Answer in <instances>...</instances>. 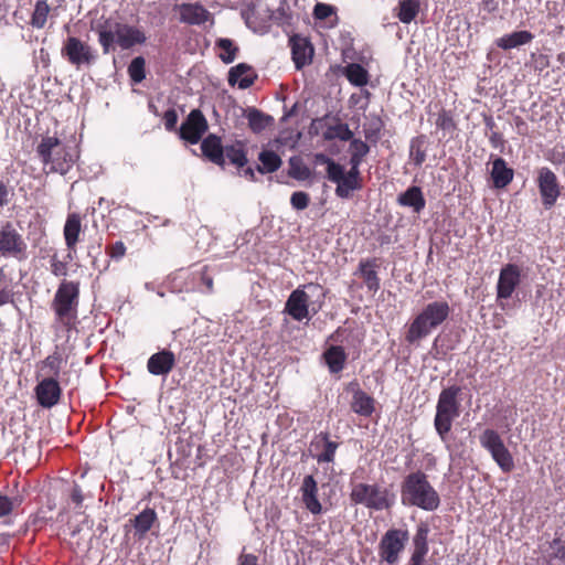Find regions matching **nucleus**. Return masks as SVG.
I'll return each instance as SVG.
<instances>
[{"label": "nucleus", "mask_w": 565, "mask_h": 565, "mask_svg": "<svg viewBox=\"0 0 565 565\" xmlns=\"http://www.w3.org/2000/svg\"><path fill=\"white\" fill-rule=\"evenodd\" d=\"M92 30L98 34V42L104 54L114 51L116 44L122 50H129L136 44H143L147 40L140 29L111 18H102L92 24Z\"/></svg>", "instance_id": "1"}, {"label": "nucleus", "mask_w": 565, "mask_h": 565, "mask_svg": "<svg viewBox=\"0 0 565 565\" xmlns=\"http://www.w3.org/2000/svg\"><path fill=\"white\" fill-rule=\"evenodd\" d=\"M401 501L405 507H416L435 511L440 505V497L428 481L425 472L417 470L407 475L401 483Z\"/></svg>", "instance_id": "2"}, {"label": "nucleus", "mask_w": 565, "mask_h": 565, "mask_svg": "<svg viewBox=\"0 0 565 565\" xmlns=\"http://www.w3.org/2000/svg\"><path fill=\"white\" fill-rule=\"evenodd\" d=\"M449 313L450 307L447 301L429 302L407 326L405 341L419 345L424 338L447 320Z\"/></svg>", "instance_id": "3"}, {"label": "nucleus", "mask_w": 565, "mask_h": 565, "mask_svg": "<svg viewBox=\"0 0 565 565\" xmlns=\"http://www.w3.org/2000/svg\"><path fill=\"white\" fill-rule=\"evenodd\" d=\"M36 153L49 172L66 174L78 154L74 147L66 146L56 137H43L36 147Z\"/></svg>", "instance_id": "4"}, {"label": "nucleus", "mask_w": 565, "mask_h": 565, "mask_svg": "<svg viewBox=\"0 0 565 565\" xmlns=\"http://www.w3.org/2000/svg\"><path fill=\"white\" fill-rule=\"evenodd\" d=\"M79 305V282L62 280L51 302L55 322L64 328H72L77 320Z\"/></svg>", "instance_id": "5"}, {"label": "nucleus", "mask_w": 565, "mask_h": 565, "mask_svg": "<svg viewBox=\"0 0 565 565\" xmlns=\"http://www.w3.org/2000/svg\"><path fill=\"white\" fill-rule=\"evenodd\" d=\"M324 290L319 284L310 282L298 287L288 297L285 311L296 321L309 317V310L316 315L323 305Z\"/></svg>", "instance_id": "6"}, {"label": "nucleus", "mask_w": 565, "mask_h": 565, "mask_svg": "<svg viewBox=\"0 0 565 565\" xmlns=\"http://www.w3.org/2000/svg\"><path fill=\"white\" fill-rule=\"evenodd\" d=\"M461 387L450 385L441 390L436 405V414L434 418V427L443 441L447 440V436L451 430L452 423L460 416Z\"/></svg>", "instance_id": "7"}, {"label": "nucleus", "mask_w": 565, "mask_h": 565, "mask_svg": "<svg viewBox=\"0 0 565 565\" xmlns=\"http://www.w3.org/2000/svg\"><path fill=\"white\" fill-rule=\"evenodd\" d=\"M350 499L354 504H361L375 511L388 510L395 503V494L377 483L353 484Z\"/></svg>", "instance_id": "8"}, {"label": "nucleus", "mask_w": 565, "mask_h": 565, "mask_svg": "<svg viewBox=\"0 0 565 565\" xmlns=\"http://www.w3.org/2000/svg\"><path fill=\"white\" fill-rule=\"evenodd\" d=\"M0 257L18 262L28 258V243L11 221L0 222Z\"/></svg>", "instance_id": "9"}, {"label": "nucleus", "mask_w": 565, "mask_h": 565, "mask_svg": "<svg viewBox=\"0 0 565 565\" xmlns=\"http://www.w3.org/2000/svg\"><path fill=\"white\" fill-rule=\"evenodd\" d=\"M482 448H484L492 457L493 461L504 472H511L514 467V459L499 433L494 429L487 428L479 437Z\"/></svg>", "instance_id": "10"}, {"label": "nucleus", "mask_w": 565, "mask_h": 565, "mask_svg": "<svg viewBox=\"0 0 565 565\" xmlns=\"http://www.w3.org/2000/svg\"><path fill=\"white\" fill-rule=\"evenodd\" d=\"M409 535L408 531L402 529H390L381 537L379 543V556L381 562L394 565L398 562Z\"/></svg>", "instance_id": "11"}, {"label": "nucleus", "mask_w": 565, "mask_h": 565, "mask_svg": "<svg viewBox=\"0 0 565 565\" xmlns=\"http://www.w3.org/2000/svg\"><path fill=\"white\" fill-rule=\"evenodd\" d=\"M61 54L77 68L83 65L89 66L96 60L92 46L76 36H68L64 41Z\"/></svg>", "instance_id": "12"}, {"label": "nucleus", "mask_w": 565, "mask_h": 565, "mask_svg": "<svg viewBox=\"0 0 565 565\" xmlns=\"http://www.w3.org/2000/svg\"><path fill=\"white\" fill-rule=\"evenodd\" d=\"M537 186L542 198V203L546 210L554 206L559 194L561 185L556 174L547 167H543L537 171Z\"/></svg>", "instance_id": "13"}, {"label": "nucleus", "mask_w": 565, "mask_h": 565, "mask_svg": "<svg viewBox=\"0 0 565 565\" xmlns=\"http://www.w3.org/2000/svg\"><path fill=\"white\" fill-rule=\"evenodd\" d=\"M209 124L200 109L190 111L179 128V136L191 145H196L206 132Z\"/></svg>", "instance_id": "14"}, {"label": "nucleus", "mask_w": 565, "mask_h": 565, "mask_svg": "<svg viewBox=\"0 0 565 565\" xmlns=\"http://www.w3.org/2000/svg\"><path fill=\"white\" fill-rule=\"evenodd\" d=\"M179 13V20L189 25H202L206 22L214 23L212 13L199 2L181 3L174 7Z\"/></svg>", "instance_id": "15"}, {"label": "nucleus", "mask_w": 565, "mask_h": 565, "mask_svg": "<svg viewBox=\"0 0 565 565\" xmlns=\"http://www.w3.org/2000/svg\"><path fill=\"white\" fill-rule=\"evenodd\" d=\"M521 282V269L515 264L504 265L499 274L497 298L509 299Z\"/></svg>", "instance_id": "16"}, {"label": "nucleus", "mask_w": 565, "mask_h": 565, "mask_svg": "<svg viewBox=\"0 0 565 565\" xmlns=\"http://www.w3.org/2000/svg\"><path fill=\"white\" fill-rule=\"evenodd\" d=\"M329 181L337 184L335 194L341 199H350L354 191H359L363 188V182L348 177L345 174L343 166H333L331 168V177Z\"/></svg>", "instance_id": "17"}, {"label": "nucleus", "mask_w": 565, "mask_h": 565, "mask_svg": "<svg viewBox=\"0 0 565 565\" xmlns=\"http://www.w3.org/2000/svg\"><path fill=\"white\" fill-rule=\"evenodd\" d=\"M62 390L56 379L45 377L35 386L38 403L44 408L55 406L61 398Z\"/></svg>", "instance_id": "18"}, {"label": "nucleus", "mask_w": 565, "mask_h": 565, "mask_svg": "<svg viewBox=\"0 0 565 565\" xmlns=\"http://www.w3.org/2000/svg\"><path fill=\"white\" fill-rule=\"evenodd\" d=\"M291 45L292 61L297 70L302 68L312 61L313 46L308 39L300 35H294L289 40Z\"/></svg>", "instance_id": "19"}, {"label": "nucleus", "mask_w": 565, "mask_h": 565, "mask_svg": "<svg viewBox=\"0 0 565 565\" xmlns=\"http://www.w3.org/2000/svg\"><path fill=\"white\" fill-rule=\"evenodd\" d=\"M201 150L211 162L221 168L225 167L224 147L218 136L210 134L205 137L201 142Z\"/></svg>", "instance_id": "20"}, {"label": "nucleus", "mask_w": 565, "mask_h": 565, "mask_svg": "<svg viewBox=\"0 0 565 565\" xmlns=\"http://www.w3.org/2000/svg\"><path fill=\"white\" fill-rule=\"evenodd\" d=\"M174 364V354L169 350H162L149 358L147 369L153 375H167Z\"/></svg>", "instance_id": "21"}, {"label": "nucleus", "mask_w": 565, "mask_h": 565, "mask_svg": "<svg viewBox=\"0 0 565 565\" xmlns=\"http://www.w3.org/2000/svg\"><path fill=\"white\" fill-rule=\"evenodd\" d=\"M319 451L316 459L319 463L333 462L339 444L330 440L328 433H320L311 444Z\"/></svg>", "instance_id": "22"}, {"label": "nucleus", "mask_w": 565, "mask_h": 565, "mask_svg": "<svg viewBox=\"0 0 565 565\" xmlns=\"http://www.w3.org/2000/svg\"><path fill=\"white\" fill-rule=\"evenodd\" d=\"M302 502L312 514H319L322 510L318 500V486L312 476L303 478L301 488Z\"/></svg>", "instance_id": "23"}, {"label": "nucleus", "mask_w": 565, "mask_h": 565, "mask_svg": "<svg viewBox=\"0 0 565 565\" xmlns=\"http://www.w3.org/2000/svg\"><path fill=\"white\" fill-rule=\"evenodd\" d=\"M534 39L533 33L526 30L514 31L495 40V45L504 51L529 44Z\"/></svg>", "instance_id": "24"}, {"label": "nucleus", "mask_w": 565, "mask_h": 565, "mask_svg": "<svg viewBox=\"0 0 565 565\" xmlns=\"http://www.w3.org/2000/svg\"><path fill=\"white\" fill-rule=\"evenodd\" d=\"M397 203L402 206L411 207L415 213H420L426 205V200L422 189L413 185L397 196Z\"/></svg>", "instance_id": "25"}, {"label": "nucleus", "mask_w": 565, "mask_h": 565, "mask_svg": "<svg viewBox=\"0 0 565 565\" xmlns=\"http://www.w3.org/2000/svg\"><path fill=\"white\" fill-rule=\"evenodd\" d=\"M255 75L252 67L245 63H241L232 67L228 72V84L234 86L238 84L242 89L248 88L254 84Z\"/></svg>", "instance_id": "26"}, {"label": "nucleus", "mask_w": 565, "mask_h": 565, "mask_svg": "<svg viewBox=\"0 0 565 565\" xmlns=\"http://www.w3.org/2000/svg\"><path fill=\"white\" fill-rule=\"evenodd\" d=\"M514 172L509 168L502 158H497L492 162L491 178L497 189H503L513 180Z\"/></svg>", "instance_id": "27"}, {"label": "nucleus", "mask_w": 565, "mask_h": 565, "mask_svg": "<svg viewBox=\"0 0 565 565\" xmlns=\"http://www.w3.org/2000/svg\"><path fill=\"white\" fill-rule=\"evenodd\" d=\"M429 526L426 523H419L413 536V551L411 557L426 558L428 554Z\"/></svg>", "instance_id": "28"}, {"label": "nucleus", "mask_w": 565, "mask_h": 565, "mask_svg": "<svg viewBox=\"0 0 565 565\" xmlns=\"http://www.w3.org/2000/svg\"><path fill=\"white\" fill-rule=\"evenodd\" d=\"M323 359L331 373H340L345 365L347 353L340 345H331L323 352Z\"/></svg>", "instance_id": "29"}, {"label": "nucleus", "mask_w": 565, "mask_h": 565, "mask_svg": "<svg viewBox=\"0 0 565 565\" xmlns=\"http://www.w3.org/2000/svg\"><path fill=\"white\" fill-rule=\"evenodd\" d=\"M420 10L419 0H399L394 8L395 17L404 24L415 20Z\"/></svg>", "instance_id": "30"}, {"label": "nucleus", "mask_w": 565, "mask_h": 565, "mask_svg": "<svg viewBox=\"0 0 565 565\" xmlns=\"http://www.w3.org/2000/svg\"><path fill=\"white\" fill-rule=\"evenodd\" d=\"M130 521L135 527V536L143 539L157 521V513L153 509L147 508Z\"/></svg>", "instance_id": "31"}, {"label": "nucleus", "mask_w": 565, "mask_h": 565, "mask_svg": "<svg viewBox=\"0 0 565 565\" xmlns=\"http://www.w3.org/2000/svg\"><path fill=\"white\" fill-rule=\"evenodd\" d=\"M351 409L361 416L369 417L374 411V399L362 390H356L353 393Z\"/></svg>", "instance_id": "32"}, {"label": "nucleus", "mask_w": 565, "mask_h": 565, "mask_svg": "<svg viewBox=\"0 0 565 565\" xmlns=\"http://www.w3.org/2000/svg\"><path fill=\"white\" fill-rule=\"evenodd\" d=\"M82 230L81 217L76 213L67 216L64 225V238L68 248H74L78 242L79 233Z\"/></svg>", "instance_id": "33"}, {"label": "nucleus", "mask_w": 565, "mask_h": 565, "mask_svg": "<svg viewBox=\"0 0 565 565\" xmlns=\"http://www.w3.org/2000/svg\"><path fill=\"white\" fill-rule=\"evenodd\" d=\"M377 267L375 259L362 260L359 265L360 274L369 290L376 291L380 288V279L375 268Z\"/></svg>", "instance_id": "34"}, {"label": "nucleus", "mask_w": 565, "mask_h": 565, "mask_svg": "<svg viewBox=\"0 0 565 565\" xmlns=\"http://www.w3.org/2000/svg\"><path fill=\"white\" fill-rule=\"evenodd\" d=\"M225 159H228V161L237 168H243L247 163L245 143L237 140L231 145L225 146L224 160Z\"/></svg>", "instance_id": "35"}, {"label": "nucleus", "mask_w": 565, "mask_h": 565, "mask_svg": "<svg viewBox=\"0 0 565 565\" xmlns=\"http://www.w3.org/2000/svg\"><path fill=\"white\" fill-rule=\"evenodd\" d=\"M246 118L248 120V127L255 134H260L273 122L271 116L266 115L256 108H248L246 110Z\"/></svg>", "instance_id": "36"}, {"label": "nucleus", "mask_w": 565, "mask_h": 565, "mask_svg": "<svg viewBox=\"0 0 565 565\" xmlns=\"http://www.w3.org/2000/svg\"><path fill=\"white\" fill-rule=\"evenodd\" d=\"M258 160L260 164L257 166V171L262 174L277 171L282 163L280 157L273 150H263L259 152Z\"/></svg>", "instance_id": "37"}, {"label": "nucleus", "mask_w": 565, "mask_h": 565, "mask_svg": "<svg viewBox=\"0 0 565 565\" xmlns=\"http://www.w3.org/2000/svg\"><path fill=\"white\" fill-rule=\"evenodd\" d=\"M342 73L348 78V81L354 86L362 87L369 83L367 71L358 63L348 64L343 68Z\"/></svg>", "instance_id": "38"}, {"label": "nucleus", "mask_w": 565, "mask_h": 565, "mask_svg": "<svg viewBox=\"0 0 565 565\" xmlns=\"http://www.w3.org/2000/svg\"><path fill=\"white\" fill-rule=\"evenodd\" d=\"M52 9L47 0H38L31 14L30 24L34 29H43L47 22Z\"/></svg>", "instance_id": "39"}, {"label": "nucleus", "mask_w": 565, "mask_h": 565, "mask_svg": "<svg viewBox=\"0 0 565 565\" xmlns=\"http://www.w3.org/2000/svg\"><path fill=\"white\" fill-rule=\"evenodd\" d=\"M215 44L220 50L218 57L223 63L230 64L236 58L238 46L231 39H218Z\"/></svg>", "instance_id": "40"}, {"label": "nucleus", "mask_w": 565, "mask_h": 565, "mask_svg": "<svg viewBox=\"0 0 565 565\" xmlns=\"http://www.w3.org/2000/svg\"><path fill=\"white\" fill-rule=\"evenodd\" d=\"M353 138V132L347 124H337L330 126L323 132L324 140L340 139L342 141H349Z\"/></svg>", "instance_id": "41"}, {"label": "nucleus", "mask_w": 565, "mask_h": 565, "mask_svg": "<svg viewBox=\"0 0 565 565\" xmlns=\"http://www.w3.org/2000/svg\"><path fill=\"white\" fill-rule=\"evenodd\" d=\"M62 364V356L57 352L46 356L41 362V371L44 372L47 377L56 379L60 375Z\"/></svg>", "instance_id": "42"}, {"label": "nucleus", "mask_w": 565, "mask_h": 565, "mask_svg": "<svg viewBox=\"0 0 565 565\" xmlns=\"http://www.w3.org/2000/svg\"><path fill=\"white\" fill-rule=\"evenodd\" d=\"M425 137L419 136L411 141L409 154L416 166H422L426 160Z\"/></svg>", "instance_id": "43"}, {"label": "nucleus", "mask_w": 565, "mask_h": 565, "mask_svg": "<svg viewBox=\"0 0 565 565\" xmlns=\"http://www.w3.org/2000/svg\"><path fill=\"white\" fill-rule=\"evenodd\" d=\"M145 65L146 62L142 56H137L130 62L128 74L134 83H141L146 78Z\"/></svg>", "instance_id": "44"}, {"label": "nucleus", "mask_w": 565, "mask_h": 565, "mask_svg": "<svg viewBox=\"0 0 565 565\" xmlns=\"http://www.w3.org/2000/svg\"><path fill=\"white\" fill-rule=\"evenodd\" d=\"M21 498L0 494V518L9 515L17 507L21 504Z\"/></svg>", "instance_id": "45"}, {"label": "nucleus", "mask_w": 565, "mask_h": 565, "mask_svg": "<svg viewBox=\"0 0 565 565\" xmlns=\"http://www.w3.org/2000/svg\"><path fill=\"white\" fill-rule=\"evenodd\" d=\"M310 196L307 192L297 191L291 194L290 204L297 211H302L309 206Z\"/></svg>", "instance_id": "46"}, {"label": "nucleus", "mask_w": 565, "mask_h": 565, "mask_svg": "<svg viewBox=\"0 0 565 565\" xmlns=\"http://www.w3.org/2000/svg\"><path fill=\"white\" fill-rule=\"evenodd\" d=\"M51 273L56 277H64L67 275V262L61 260L56 255H53L50 259Z\"/></svg>", "instance_id": "47"}, {"label": "nucleus", "mask_w": 565, "mask_h": 565, "mask_svg": "<svg viewBox=\"0 0 565 565\" xmlns=\"http://www.w3.org/2000/svg\"><path fill=\"white\" fill-rule=\"evenodd\" d=\"M531 64L535 71L542 72L550 66V57L543 53H532Z\"/></svg>", "instance_id": "48"}, {"label": "nucleus", "mask_w": 565, "mask_h": 565, "mask_svg": "<svg viewBox=\"0 0 565 565\" xmlns=\"http://www.w3.org/2000/svg\"><path fill=\"white\" fill-rule=\"evenodd\" d=\"M436 126L443 130H451L455 128V122L448 111L441 110L437 116Z\"/></svg>", "instance_id": "49"}, {"label": "nucleus", "mask_w": 565, "mask_h": 565, "mask_svg": "<svg viewBox=\"0 0 565 565\" xmlns=\"http://www.w3.org/2000/svg\"><path fill=\"white\" fill-rule=\"evenodd\" d=\"M332 14H335L334 8L326 3H317L313 9V17L317 20H326Z\"/></svg>", "instance_id": "50"}, {"label": "nucleus", "mask_w": 565, "mask_h": 565, "mask_svg": "<svg viewBox=\"0 0 565 565\" xmlns=\"http://www.w3.org/2000/svg\"><path fill=\"white\" fill-rule=\"evenodd\" d=\"M290 175L297 180H306L310 177V170L306 166L296 164L294 159L290 160Z\"/></svg>", "instance_id": "51"}, {"label": "nucleus", "mask_w": 565, "mask_h": 565, "mask_svg": "<svg viewBox=\"0 0 565 565\" xmlns=\"http://www.w3.org/2000/svg\"><path fill=\"white\" fill-rule=\"evenodd\" d=\"M350 151L351 153L364 158L369 153L370 147L361 139H351Z\"/></svg>", "instance_id": "52"}, {"label": "nucleus", "mask_w": 565, "mask_h": 565, "mask_svg": "<svg viewBox=\"0 0 565 565\" xmlns=\"http://www.w3.org/2000/svg\"><path fill=\"white\" fill-rule=\"evenodd\" d=\"M551 557L556 559H565V543L559 539H554L551 543Z\"/></svg>", "instance_id": "53"}, {"label": "nucleus", "mask_w": 565, "mask_h": 565, "mask_svg": "<svg viewBox=\"0 0 565 565\" xmlns=\"http://www.w3.org/2000/svg\"><path fill=\"white\" fill-rule=\"evenodd\" d=\"M107 254L109 257L120 259L126 254V246L122 242H116L115 244L107 247Z\"/></svg>", "instance_id": "54"}, {"label": "nucleus", "mask_w": 565, "mask_h": 565, "mask_svg": "<svg viewBox=\"0 0 565 565\" xmlns=\"http://www.w3.org/2000/svg\"><path fill=\"white\" fill-rule=\"evenodd\" d=\"M164 127L169 131H173L177 128L178 114L175 109H168L163 115Z\"/></svg>", "instance_id": "55"}, {"label": "nucleus", "mask_w": 565, "mask_h": 565, "mask_svg": "<svg viewBox=\"0 0 565 565\" xmlns=\"http://www.w3.org/2000/svg\"><path fill=\"white\" fill-rule=\"evenodd\" d=\"M315 163H317V164H326L327 166V178H328V180L331 177L332 164L333 166H340V163H337L335 161H333L331 158H329L324 153H316L315 154Z\"/></svg>", "instance_id": "56"}, {"label": "nucleus", "mask_w": 565, "mask_h": 565, "mask_svg": "<svg viewBox=\"0 0 565 565\" xmlns=\"http://www.w3.org/2000/svg\"><path fill=\"white\" fill-rule=\"evenodd\" d=\"M237 565H258V558L254 554H241L237 559Z\"/></svg>", "instance_id": "57"}, {"label": "nucleus", "mask_w": 565, "mask_h": 565, "mask_svg": "<svg viewBox=\"0 0 565 565\" xmlns=\"http://www.w3.org/2000/svg\"><path fill=\"white\" fill-rule=\"evenodd\" d=\"M13 301V291L9 288H0V306Z\"/></svg>", "instance_id": "58"}, {"label": "nucleus", "mask_w": 565, "mask_h": 565, "mask_svg": "<svg viewBox=\"0 0 565 565\" xmlns=\"http://www.w3.org/2000/svg\"><path fill=\"white\" fill-rule=\"evenodd\" d=\"M9 203V189L8 186L0 180V209L6 206Z\"/></svg>", "instance_id": "59"}, {"label": "nucleus", "mask_w": 565, "mask_h": 565, "mask_svg": "<svg viewBox=\"0 0 565 565\" xmlns=\"http://www.w3.org/2000/svg\"><path fill=\"white\" fill-rule=\"evenodd\" d=\"M489 141L491 146L494 148L502 147L504 142L502 135L498 131L491 132V135L489 136Z\"/></svg>", "instance_id": "60"}, {"label": "nucleus", "mask_w": 565, "mask_h": 565, "mask_svg": "<svg viewBox=\"0 0 565 565\" xmlns=\"http://www.w3.org/2000/svg\"><path fill=\"white\" fill-rule=\"evenodd\" d=\"M71 499L77 505H81L83 500H84L82 490H81V488L77 484H74V487L72 489Z\"/></svg>", "instance_id": "61"}, {"label": "nucleus", "mask_w": 565, "mask_h": 565, "mask_svg": "<svg viewBox=\"0 0 565 565\" xmlns=\"http://www.w3.org/2000/svg\"><path fill=\"white\" fill-rule=\"evenodd\" d=\"M481 7L488 12H493L498 9V2L495 0H482Z\"/></svg>", "instance_id": "62"}, {"label": "nucleus", "mask_w": 565, "mask_h": 565, "mask_svg": "<svg viewBox=\"0 0 565 565\" xmlns=\"http://www.w3.org/2000/svg\"><path fill=\"white\" fill-rule=\"evenodd\" d=\"M345 174L348 177H351V178L358 180L359 182H363L361 172H360V167L350 166V170L348 172H345Z\"/></svg>", "instance_id": "63"}, {"label": "nucleus", "mask_w": 565, "mask_h": 565, "mask_svg": "<svg viewBox=\"0 0 565 565\" xmlns=\"http://www.w3.org/2000/svg\"><path fill=\"white\" fill-rule=\"evenodd\" d=\"M201 279L203 284L206 286L207 291L213 290V278L206 275V268L202 271Z\"/></svg>", "instance_id": "64"}]
</instances>
